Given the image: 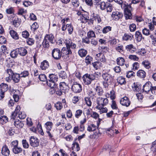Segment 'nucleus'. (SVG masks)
I'll return each mask as SVG.
<instances>
[{
  "label": "nucleus",
  "mask_w": 156,
  "mask_h": 156,
  "mask_svg": "<svg viewBox=\"0 0 156 156\" xmlns=\"http://www.w3.org/2000/svg\"><path fill=\"white\" fill-rule=\"evenodd\" d=\"M102 76L104 81L109 83L112 81L113 77L111 75L107 73H103Z\"/></svg>",
  "instance_id": "2eb2a0df"
},
{
  "label": "nucleus",
  "mask_w": 156,
  "mask_h": 156,
  "mask_svg": "<svg viewBox=\"0 0 156 156\" xmlns=\"http://www.w3.org/2000/svg\"><path fill=\"white\" fill-rule=\"evenodd\" d=\"M151 39L152 44L154 46H156V38L152 34L151 35L149 36Z\"/></svg>",
  "instance_id": "8fccbe9b"
},
{
  "label": "nucleus",
  "mask_w": 156,
  "mask_h": 156,
  "mask_svg": "<svg viewBox=\"0 0 156 156\" xmlns=\"http://www.w3.org/2000/svg\"><path fill=\"white\" fill-rule=\"evenodd\" d=\"M18 53L21 56H25L27 53L26 49L23 47L17 48Z\"/></svg>",
  "instance_id": "6ab92c4d"
},
{
  "label": "nucleus",
  "mask_w": 156,
  "mask_h": 156,
  "mask_svg": "<svg viewBox=\"0 0 156 156\" xmlns=\"http://www.w3.org/2000/svg\"><path fill=\"white\" fill-rule=\"evenodd\" d=\"M123 16V14L122 12L116 11L112 12V19L115 20H118L121 19Z\"/></svg>",
  "instance_id": "f8f14e48"
},
{
  "label": "nucleus",
  "mask_w": 156,
  "mask_h": 156,
  "mask_svg": "<svg viewBox=\"0 0 156 156\" xmlns=\"http://www.w3.org/2000/svg\"><path fill=\"white\" fill-rule=\"evenodd\" d=\"M105 3L104 2H101L99 4L101 9L102 10H104L105 9L107 6V3Z\"/></svg>",
  "instance_id": "3c124183"
},
{
  "label": "nucleus",
  "mask_w": 156,
  "mask_h": 156,
  "mask_svg": "<svg viewBox=\"0 0 156 156\" xmlns=\"http://www.w3.org/2000/svg\"><path fill=\"white\" fill-rule=\"evenodd\" d=\"M55 107L57 110H60L62 108V105L61 103L58 102L55 104Z\"/></svg>",
  "instance_id": "0e129e2a"
},
{
  "label": "nucleus",
  "mask_w": 156,
  "mask_h": 156,
  "mask_svg": "<svg viewBox=\"0 0 156 156\" xmlns=\"http://www.w3.org/2000/svg\"><path fill=\"white\" fill-rule=\"evenodd\" d=\"M72 145V148L73 151H78L80 150V147L78 143L76 142L74 143Z\"/></svg>",
  "instance_id": "a19ab883"
},
{
  "label": "nucleus",
  "mask_w": 156,
  "mask_h": 156,
  "mask_svg": "<svg viewBox=\"0 0 156 156\" xmlns=\"http://www.w3.org/2000/svg\"><path fill=\"white\" fill-rule=\"evenodd\" d=\"M54 37L52 34L46 35L42 43V45L44 48H48L49 46V42L51 44L54 43Z\"/></svg>",
  "instance_id": "20e7f679"
},
{
  "label": "nucleus",
  "mask_w": 156,
  "mask_h": 156,
  "mask_svg": "<svg viewBox=\"0 0 156 156\" xmlns=\"http://www.w3.org/2000/svg\"><path fill=\"white\" fill-rule=\"evenodd\" d=\"M141 86V85L139 83H134L133 87V89L134 91L139 92L140 90Z\"/></svg>",
  "instance_id": "b1692460"
},
{
  "label": "nucleus",
  "mask_w": 156,
  "mask_h": 156,
  "mask_svg": "<svg viewBox=\"0 0 156 156\" xmlns=\"http://www.w3.org/2000/svg\"><path fill=\"white\" fill-rule=\"evenodd\" d=\"M143 34L146 36H148L150 34H151L149 30V29H147L146 28H144L142 30Z\"/></svg>",
  "instance_id": "680f3d73"
},
{
  "label": "nucleus",
  "mask_w": 156,
  "mask_h": 156,
  "mask_svg": "<svg viewBox=\"0 0 156 156\" xmlns=\"http://www.w3.org/2000/svg\"><path fill=\"white\" fill-rule=\"evenodd\" d=\"M132 9V8L130 4L126 6L124 12L126 19H131L132 18L131 10Z\"/></svg>",
  "instance_id": "6e6552de"
},
{
  "label": "nucleus",
  "mask_w": 156,
  "mask_h": 156,
  "mask_svg": "<svg viewBox=\"0 0 156 156\" xmlns=\"http://www.w3.org/2000/svg\"><path fill=\"white\" fill-rule=\"evenodd\" d=\"M82 113V110L79 109L76 110L75 115V117L77 118H79L81 115Z\"/></svg>",
  "instance_id": "603ef678"
},
{
  "label": "nucleus",
  "mask_w": 156,
  "mask_h": 156,
  "mask_svg": "<svg viewBox=\"0 0 156 156\" xmlns=\"http://www.w3.org/2000/svg\"><path fill=\"white\" fill-rule=\"evenodd\" d=\"M89 19V17L87 16V14H85L83 15L82 14L80 16V20L83 23H86Z\"/></svg>",
  "instance_id": "4c0bfd02"
},
{
  "label": "nucleus",
  "mask_w": 156,
  "mask_h": 156,
  "mask_svg": "<svg viewBox=\"0 0 156 156\" xmlns=\"http://www.w3.org/2000/svg\"><path fill=\"white\" fill-rule=\"evenodd\" d=\"M21 77L20 74L17 73L13 74L12 75V79L15 83H18L20 80V78Z\"/></svg>",
  "instance_id": "393cba45"
},
{
  "label": "nucleus",
  "mask_w": 156,
  "mask_h": 156,
  "mask_svg": "<svg viewBox=\"0 0 156 156\" xmlns=\"http://www.w3.org/2000/svg\"><path fill=\"white\" fill-rule=\"evenodd\" d=\"M98 61H100L103 62L106 61V59L104 55L102 53H99L96 55Z\"/></svg>",
  "instance_id": "f3484780"
},
{
  "label": "nucleus",
  "mask_w": 156,
  "mask_h": 156,
  "mask_svg": "<svg viewBox=\"0 0 156 156\" xmlns=\"http://www.w3.org/2000/svg\"><path fill=\"white\" fill-rule=\"evenodd\" d=\"M143 90L146 94L150 95L151 98L152 95L156 94V86L152 87L151 83L147 82L143 85Z\"/></svg>",
  "instance_id": "f03ea898"
},
{
  "label": "nucleus",
  "mask_w": 156,
  "mask_h": 156,
  "mask_svg": "<svg viewBox=\"0 0 156 156\" xmlns=\"http://www.w3.org/2000/svg\"><path fill=\"white\" fill-rule=\"evenodd\" d=\"M93 17L94 20H95V21L97 22L98 23H100L101 21L100 16L98 14H94Z\"/></svg>",
  "instance_id": "58836bf2"
},
{
  "label": "nucleus",
  "mask_w": 156,
  "mask_h": 156,
  "mask_svg": "<svg viewBox=\"0 0 156 156\" xmlns=\"http://www.w3.org/2000/svg\"><path fill=\"white\" fill-rule=\"evenodd\" d=\"M12 151L15 154H17L22 151V148L20 147H19L18 146L13 147L12 148Z\"/></svg>",
  "instance_id": "79ce46f5"
},
{
  "label": "nucleus",
  "mask_w": 156,
  "mask_h": 156,
  "mask_svg": "<svg viewBox=\"0 0 156 156\" xmlns=\"http://www.w3.org/2000/svg\"><path fill=\"white\" fill-rule=\"evenodd\" d=\"M38 78L42 81H45L47 80L46 77L44 74H41L39 76Z\"/></svg>",
  "instance_id": "5fc2aeb1"
},
{
  "label": "nucleus",
  "mask_w": 156,
  "mask_h": 156,
  "mask_svg": "<svg viewBox=\"0 0 156 156\" xmlns=\"http://www.w3.org/2000/svg\"><path fill=\"white\" fill-rule=\"evenodd\" d=\"M135 36L136 39L138 41H140L142 38V35L141 33L139 31L136 32Z\"/></svg>",
  "instance_id": "2f4dec72"
},
{
  "label": "nucleus",
  "mask_w": 156,
  "mask_h": 156,
  "mask_svg": "<svg viewBox=\"0 0 156 156\" xmlns=\"http://www.w3.org/2000/svg\"><path fill=\"white\" fill-rule=\"evenodd\" d=\"M62 31H64L66 29L69 32V33L70 34H71L73 31V27L71 24H67L66 25L65 23V19H64L62 20Z\"/></svg>",
  "instance_id": "0eeeda50"
},
{
  "label": "nucleus",
  "mask_w": 156,
  "mask_h": 156,
  "mask_svg": "<svg viewBox=\"0 0 156 156\" xmlns=\"http://www.w3.org/2000/svg\"><path fill=\"white\" fill-rule=\"evenodd\" d=\"M145 72L142 70H138L137 73V76L141 78H144L146 76Z\"/></svg>",
  "instance_id": "7c9ffc66"
},
{
  "label": "nucleus",
  "mask_w": 156,
  "mask_h": 156,
  "mask_svg": "<svg viewBox=\"0 0 156 156\" xmlns=\"http://www.w3.org/2000/svg\"><path fill=\"white\" fill-rule=\"evenodd\" d=\"M95 78V75L92 74L87 73L83 76V79L84 83L86 85L90 84L91 82Z\"/></svg>",
  "instance_id": "423d86ee"
},
{
  "label": "nucleus",
  "mask_w": 156,
  "mask_h": 156,
  "mask_svg": "<svg viewBox=\"0 0 156 156\" xmlns=\"http://www.w3.org/2000/svg\"><path fill=\"white\" fill-rule=\"evenodd\" d=\"M59 76L62 79H65L67 76L66 72L64 71H61L59 74Z\"/></svg>",
  "instance_id": "774afa93"
},
{
  "label": "nucleus",
  "mask_w": 156,
  "mask_h": 156,
  "mask_svg": "<svg viewBox=\"0 0 156 156\" xmlns=\"http://www.w3.org/2000/svg\"><path fill=\"white\" fill-rule=\"evenodd\" d=\"M30 145L34 147H36L39 145V142L37 138L34 136H31L30 140Z\"/></svg>",
  "instance_id": "4468645a"
},
{
  "label": "nucleus",
  "mask_w": 156,
  "mask_h": 156,
  "mask_svg": "<svg viewBox=\"0 0 156 156\" xmlns=\"http://www.w3.org/2000/svg\"><path fill=\"white\" fill-rule=\"evenodd\" d=\"M53 126V123L51 122H48L45 123V126L46 129V132L50 138H51L53 136L51 134L50 131L51 129Z\"/></svg>",
  "instance_id": "9b49d317"
},
{
  "label": "nucleus",
  "mask_w": 156,
  "mask_h": 156,
  "mask_svg": "<svg viewBox=\"0 0 156 156\" xmlns=\"http://www.w3.org/2000/svg\"><path fill=\"white\" fill-rule=\"evenodd\" d=\"M8 121V119L6 116H2L0 117V123L4 124Z\"/></svg>",
  "instance_id": "e433bc0d"
},
{
  "label": "nucleus",
  "mask_w": 156,
  "mask_h": 156,
  "mask_svg": "<svg viewBox=\"0 0 156 156\" xmlns=\"http://www.w3.org/2000/svg\"><path fill=\"white\" fill-rule=\"evenodd\" d=\"M60 90H62L63 92H65L68 88V86L64 82H62L59 84Z\"/></svg>",
  "instance_id": "aec40b11"
},
{
  "label": "nucleus",
  "mask_w": 156,
  "mask_h": 156,
  "mask_svg": "<svg viewBox=\"0 0 156 156\" xmlns=\"http://www.w3.org/2000/svg\"><path fill=\"white\" fill-rule=\"evenodd\" d=\"M108 102V100L106 98L99 97L97 98V103L98 105L96 107V108L99 110L100 114L107 112L108 109L106 107H104L107 105Z\"/></svg>",
  "instance_id": "f257e3e1"
},
{
  "label": "nucleus",
  "mask_w": 156,
  "mask_h": 156,
  "mask_svg": "<svg viewBox=\"0 0 156 156\" xmlns=\"http://www.w3.org/2000/svg\"><path fill=\"white\" fill-rule=\"evenodd\" d=\"M87 53V51L85 49L81 48L78 51L79 55L81 57H84Z\"/></svg>",
  "instance_id": "c756f323"
},
{
  "label": "nucleus",
  "mask_w": 156,
  "mask_h": 156,
  "mask_svg": "<svg viewBox=\"0 0 156 156\" xmlns=\"http://www.w3.org/2000/svg\"><path fill=\"white\" fill-rule=\"evenodd\" d=\"M120 103L122 105L128 107L130 105L131 102L127 97L125 96L121 99Z\"/></svg>",
  "instance_id": "ddd939ff"
},
{
  "label": "nucleus",
  "mask_w": 156,
  "mask_h": 156,
  "mask_svg": "<svg viewBox=\"0 0 156 156\" xmlns=\"http://www.w3.org/2000/svg\"><path fill=\"white\" fill-rule=\"evenodd\" d=\"M85 101L87 106H90L91 105L92 102L90 98L87 97L84 98Z\"/></svg>",
  "instance_id": "09e8293b"
},
{
  "label": "nucleus",
  "mask_w": 156,
  "mask_h": 156,
  "mask_svg": "<svg viewBox=\"0 0 156 156\" xmlns=\"http://www.w3.org/2000/svg\"><path fill=\"white\" fill-rule=\"evenodd\" d=\"M117 82L122 85L125 84L126 82L125 80V78L122 76L118 77L117 79Z\"/></svg>",
  "instance_id": "f704fd0d"
},
{
  "label": "nucleus",
  "mask_w": 156,
  "mask_h": 156,
  "mask_svg": "<svg viewBox=\"0 0 156 156\" xmlns=\"http://www.w3.org/2000/svg\"><path fill=\"white\" fill-rule=\"evenodd\" d=\"M26 116V115L24 112H20L19 114L18 117L20 119H24Z\"/></svg>",
  "instance_id": "6e6d98bb"
},
{
  "label": "nucleus",
  "mask_w": 156,
  "mask_h": 156,
  "mask_svg": "<svg viewBox=\"0 0 156 156\" xmlns=\"http://www.w3.org/2000/svg\"><path fill=\"white\" fill-rule=\"evenodd\" d=\"M126 49L128 51L133 53L136 50L135 47L132 44L128 45L126 46Z\"/></svg>",
  "instance_id": "412c9836"
},
{
  "label": "nucleus",
  "mask_w": 156,
  "mask_h": 156,
  "mask_svg": "<svg viewBox=\"0 0 156 156\" xmlns=\"http://www.w3.org/2000/svg\"><path fill=\"white\" fill-rule=\"evenodd\" d=\"M139 68V64L137 62H135L133 64V70H137Z\"/></svg>",
  "instance_id": "69168bd1"
},
{
  "label": "nucleus",
  "mask_w": 156,
  "mask_h": 156,
  "mask_svg": "<svg viewBox=\"0 0 156 156\" xmlns=\"http://www.w3.org/2000/svg\"><path fill=\"white\" fill-rule=\"evenodd\" d=\"M129 28L130 32H134L135 31L136 29V25L135 24H132L130 25Z\"/></svg>",
  "instance_id": "864d4df0"
},
{
  "label": "nucleus",
  "mask_w": 156,
  "mask_h": 156,
  "mask_svg": "<svg viewBox=\"0 0 156 156\" xmlns=\"http://www.w3.org/2000/svg\"><path fill=\"white\" fill-rule=\"evenodd\" d=\"M117 64L118 65L122 66L125 63L124 59L122 57H119L116 59Z\"/></svg>",
  "instance_id": "c9c22d12"
},
{
  "label": "nucleus",
  "mask_w": 156,
  "mask_h": 156,
  "mask_svg": "<svg viewBox=\"0 0 156 156\" xmlns=\"http://www.w3.org/2000/svg\"><path fill=\"white\" fill-rule=\"evenodd\" d=\"M18 54L17 48L12 51L10 53V55L12 58H16Z\"/></svg>",
  "instance_id": "ea45409f"
},
{
  "label": "nucleus",
  "mask_w": 156,
  "mask_h": 156,
  "mask_svg": "<svg viewBox=\"0 0 156 156\" xmlns=\"http://www.w3.org/2000/svg\"><path fill=\"white\" fill-rule=\"evenodd\" d=\"M92 65L94 67L96 70L101 69V68L103 66L102 64L99 61H97L93 62L92 63Z\"/></svg>",
  "instance_id": "4be33fe9"
},
{
  "label": "nucleus",
  "mask_w": 156,
  "mask_h": 156,
  "mask_svg": "<svg viewBox=\"0 0 156 156\" xmlns=\"http://www.w3.org/2000/svg\"><path fill=\"white\" fill-rule=\"evenodd\" d=\"M133 37V35L131 34H125L122 37V39L124 41L131 40Z\"/></svg>",
  "instance_id": "5701e85b"
},
{
  "label": "nucleus",
  "mask_w": 156,
  "mask_h": 156,
  "mask_svg": "<svg viewBox=\"0 0 156 156\" xmlns=\"http://www.w3.org/2000/svg\"><path fill=\"white\" fill-rule=\"evenodd\" d=\"M1 152L2 154L5 156H8L10 154V151L7 146H4L2 148Z\"/></svg>",
  "instance_id": "a211bd4d"
},
{
  "label": "nucleus",
  "mask_w": 156,
  "mask_h": 156,
  "mask_svg": "<svg viewBox=\"0 0 156 156\" xmlns=\"http://www.w3.org/2000/svg\"><path fill=\"white\" fill-rule=\"evenodd\" d=\"M72 90L75 93H79L82 90L81 85L76 83H74L72 86Z\"/></svg>",
  "instance_id": "9d476101"
},
{
  "label": "nucleus",
  "mask_w": 156,
  "mask_h": 156,
  "mask_svg": "<svg viewBox=\"0 0 156 156\" xmlns=\"http://www.w3.org/2000/svg\"><path fill=\"white\" fill-rule=\"evenodd\" d=\"M52 57L56 59H59L62 56V52L58 48L54 49L52 52Z\"/></svg>",
  "instance_id": "1a4fd4ad"
},
{
  "label": "nucleus",
  "mask_w": 156,
  "mask_h": 156,
  "mask_svg": "<svg viewBox=\"0 0 156 156\" xmlns=\"http://www.w3.org/2000/svg\"><path fill=\"white\" fill-rule=\"evenodd\" d=\"M64 42L66 45L67 48H64L62 49L63 53L66 55L71 54L72 51L70 48L75 49L76 47V45L75 44L73 43L71 40L69 38L66 39Z\"/></svg>",
  "instance_id": "7ed1b4c3"
},
{
  "label": "nucleus",
  "mask_w": 156,
  "mask_h": 156,
  "mask_svg": "<svg viewBox=\"0 0 156 156\" xmlns=\"http://www.w3.org/2000/svg\"><path fill=\"white\" fill-rule=\"evenodd\" d=\"M20 106L18 105L16 108L15 111L13 112L11 116V119L15 120L17 118V113L20 112Z\"/></svg>",
  "instance_id": "dca6fc26"
},
{
  "label": "nucleus",
  "mask_w": 156,
  "mask_h": 156,
  "mask_svg": "<svg viewBox=\"0 0 156 156\" xmlns=\"http://www.w3.org/2000/svg\"><path fill=\"white\" fill-rule=\"evenodd\" d=\"M9 33L12 37L15 40H18L19 38V35L16 31L13 30H11Z\"/></svg>",
  "instance_id": "bb28decb"
},
{
  "label": "nucleus",
  "mask_w": 156,
  "mask_h": 156,
  "mask_svg": "<svg viewBox=\"0 0 156 156\" xmlns=\"http://www.w3.org/2000/svg\"><path fill=\"white\" fill-rule=\"evenodd\" d=\"M97 127V126L94 124H90L88 126L87 130L89 132L94 131L96 129Z\"/></svg>",
  "instance_id": "72a5a7b5"
},
{
  "label": "nucleus",
  "mask_w": 156,
  "mask_h": 156,
  "mask_svg": "<svg viewBox=\"0 0 156 156\" xmlns=\"http://www.w3.org/2000/svg\"><path fill=\"white\" fill-rule=\"evenodd\" d=\"M129 58L131 60L137 61L139 58L136 55H130L129 56Z\"/></svg>",
  "instance_id": "e2e57ef3"
},
{
  "label": "nucleus",
  "mask_w": 156,
  "mask_h": 156,
  "mask_svg": "<svg viewBox=\"0 0 156 156\" xmlns=\"http://www.w3.org/2000/svg\"><path fill=\"white\" fill-rule=\"evenodd\" d=\"M96 91L99 95H101L103 93V90L100 86H97L95 88Z\"/></svg>",
  "instance_id": "a18cd8bd"
},
{
  "label": "nucleus",
  "mask_w": 156,
  "mask_h": 156,
  "mask_svg": "<svg viewBox=\"0 0 156 156\" xmlns=\"http://www.w3.org/2000/svg\"><path fill=\"white\" fill-rule=\"evenodd\" d=\"M49 66L48 62L46 60H44L41 63L40 67L42 70H45Z\"/></svg>",
  "instance_id": "a878e982"
},
{
  "label": "nucleus",
  "mask_w": 156,
  "mask_h": 156,
  "mask_svg": "<svg viewBox=\"0 0 156 156\" xmlns=\"http://www.w3.org/2000/svg\"><path fill=\"white\" fill-rule=\"evenodd\" d=\"M20 75L21 77H25L28 76L29 73L27 71H24L21 72Z\"/></svg>",
  "instance_id": "4d7b16f0"
},
{
  "label": "nucleus",
  "mask_w": 156,
  "mask_h": 156,
  "mask_svg": "<svg viewBox=\"0 0 156 156\" xmlns=\"http://www.w3.org/2000/svg\"><path fill=\"white\" fill-rule=\"evenodd\" d=\"M112 30V27L110 26H107L104 27L102 30V32L105 34L110 31Z\"/></svg>",
  "instance_id": "37998d69"
},
{
  "label": "nucleus",
  "mask_w": 156,
  "mask_h": 156,
  "mask_svg": "<svg viewBox=\"0 0 156 156\" xmlns=\"http://www.w3.org/2000/svg\"><path fill=\"white\" fill-rule=\"evenodd\" d=\"M8 85L5 83H2L0 85L1 91L2 92H5L8 89Z\"/></svg>",
  "instance_id": "473e14b6"
},
{
  "label": "nucleus",
  "mask_w": 156,
  "mask_h": 156,
  "mask_svg": "<svg viewBox=\"0 0 156 156\" xmlns=\"http://www.w3.org/2000/svg\"><path fill=\"white\" fill-rule=\"evenodd\" d=\"M49 81L47 82V85L51 88L56 87L57 84L56 82L57 81L58 76L53 74H51L49 75Z\"/></svg>",
  "instance_id": "39448f33"
},
{
  "label": "nucleus",
  "mask_w": 156,
  "mask_h": 156,
  "mask_svg": "<svg viewBox=\"0 0 156 156\" xmlns=\"http://www.w3.org/2000/svg\"><path fill=\"white\" fill-rule=\"evenodd\" d=\"M135 73L132 71L128 72L126 73V77L128 78H130L132 76H134Z\"/></svg>",
  "instance_id": "bf43d9fd"
},
{
  "label": "nucleus",
  "mask_w": 156,
  "mask_h": 156,
  "mask_svg": "<svg viewBox=\"0 0 156 156\" xmlns=\"http://www.w3.org/2000/svg\"><path fill=\"white\" fill-rule=\"evenodd\" d=\"M141 64L147 69H149L151 68V63L147 60L143 61L142 62Z\"/></svg>",
  "instance_id": "cd10ccee"
},
{
  "label": "nucleus",
  "mask_w": 156,
  "mask_h": 156,
  "mask_svg": "<svg viewBox=\"0 0 156 156\" xmlns=\"http://www.w3.org/2000/svg\"><path fill=\"white\" fill-rule=\"evenodd\" d=\"M92 58L89 55H88L85 58V62L87 65H88L90 64L91 62L92 61Z\"/></svg>",
  "instance_id": "49530a36"
},
{
  "label": "nucleus",
  "mask_w": 156,
  "mask_h": 156,
  "mask_svg": "<svg viewBox=\"0 0 156 156\" xmlns=\"http://www.w3.org/2000/svg\"><path fill=\"white\" fill-rule=\"evenodd\" d=\"M107 6L106 8L107 12H111L113 9V6L110 3H107Z\"/></svg>",
  "instance_id": "de8ad7c7"
},
{
  "label": "nucleus",
  "mask_w": 156,
  "mask_h": 156,
  "mask_svg": "<svg viewBox=\"0 0 156 156\" xmlns=\"http://www.w3.org/2000/svg\"><path fill=\"white\" fill-rule=\"evenodd\" d=\"M22 35L23 37L27 38L29 37V34L27 31L25 30L22 32Z\"/></svg>",
  "instance_id": "338daca9"
},
{
  "label": "nucleus",
  "mask_w": 156,
  "mask_h": 156,
  "mask_svg": "<svg viewBox=\"0 0 156 156\" xmlns=\"http://www.w3.org/2000/svg\"><path fill=\"white\" fill-rule=\"evenodd\" d=\"M14 126L18 128H22L24 124L19 120H16L14 121Z\"/></svg>",
  "instance_id": "c85d7f7f"
},
{
  "label": "nucleus",
  "mask_w": 156,
  "mask_h": 156,
  "mask_svg": "<svg viewBox=\"0 0 156 156\" xmlns=\"http://www.w3.org/2000/svg\"><path fill=\"white\" fill-rule=\"evenodd\" d=\"M87 37L90 38H95L96 35L94 32L93 30H90L87 33Z\"/></svg>",
  "instance_id": "c03bdc74"
},
{
  "label": "nucleus",
  "mask_w": 156,
  "mask_h": 156,
  "mask_svg": "<svg viewBox=\"0 0 156 156\" xmlns=\"http://www.w3.org/2000/svg\"><path fill=\"white\" fill-rule=\"evenodd\" d=\"M151 149L153 152H156V141L153 142Z\"/></svg>",
  "instance_id": "13d9d810"
},
{
  "label": "nucleus",
  "mask_w": 156,
  "mask_h": 156,
  "mask_svg": "<svg viewBox=\"0 0 156 156\" xmlns=\"http://www.w3.org/2000/svg\"><path fill=\"white\" fill-rule=\"evenodd\" d=\"M22 144L23 147L25 148H28L29 147V144L27 142L26 140H23L22 141Z\"/></svg>",
  "instance_id": "052dcab7"
}]
</instances>
